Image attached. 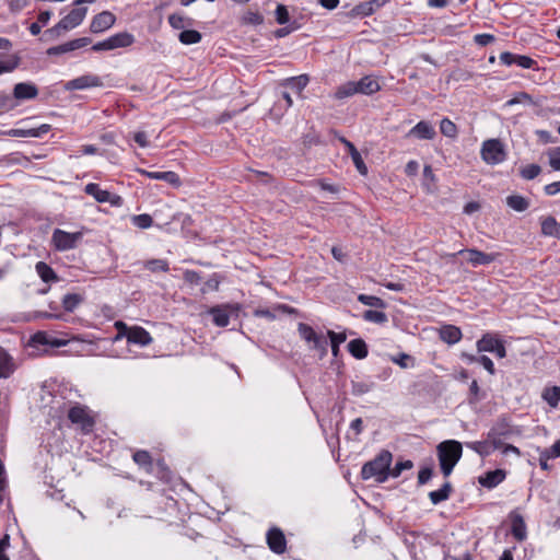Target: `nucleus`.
<instances>
[{
    "label": "nucleus",
    "mask_w": 560,
    "mask_h": 560,
    "mask_svg": "<svg viewBox=\"0 0 560 560\" xmlns=\"http://www.w3.org/2000/svg\"><path fill=\"white\" fill-rule=\"evenodd\" d=\"M116 22V16L109 11L96 14L90 24V31L94 34L103 33L110 28Z\"/></svg>",
    "instance_id": "obj_15"
},
{
    "label": "nucleus",
    "mask_w": 560,
    "mask_h": 560,
    "mask_svg": "<svg viewBox=\"0 0 560 560\" xmlns=\"http://www.w3.org/2000/svg\"><path fill=\"white\" fill-rule=\"evenodd\" d=\"M506 472L503 469H494L487 471L478 478V482L488 489L495 488L505 479Z\"/></svg>",
    "instance_id": "obj_21"
},
{
    "label": "nucleus",
    "mask_w": 560,
    "mask_h": 560,
    "mask_svg": "<svg viewBox=\"0 0 560 560\" xmlns=\"http://www.w3.org/2000/svg\"><path fill=\"white\" fill-rule=\"evenodd\" d=\"M374 385L375 384L373 382L352 381L351 382V393L354 396H362V395L369 393L370 390H372Z\"/></svg>",
    "instance_id": "obj_46"
},
{
    "label": "nucleus",
    "mask_w": 560,
    "mask_h": 560,
    "mask_svg": "<svg viewBox=\"0 0 560 560\" xmlns=\"http://www.w3.org/2000/svg\"><path fill=\"white\" fill-rule=\"evenodd\" d=\"M185 18L179 14H171L168 16V23L175 30H182L185 26Z\"/></svg>",
    "instance_id": "obj_64"
},
{
    "label": "nucleus",
    "mask_w": 560,
    "mask_h": 560,
    "mask_svg": "<svg viewBox=\"0 0 560 560\" xmlns=\"http://www.w3.org/2000/svg\"><path fill=\"white\" fill-rule=\"evenodd\" d=\"M548 158L550 167L553 171H560V147L549 150Z\"/></svg>",
    "instance_id": "obj_58"
},
{
    "label": "nucleus",
    "mask_w": 560,
    "mask_h": 560,
    "mask_svg": "<svg viewBox=\"0 0 560 560\" xmlns=\"http://www.w3.org/2000/svg\"><path fill=\"white\" fill-rule=\"evenodd\" d=\"M131 222L139 229H149L153 224V219L150 214L142 213L133 215Z\"/></svg>",
    "instance_id": "obj_53"
},
{
    "label": "nucleus",
    "mask_w": 560,
    "mask_h": 560,
    "mask_svg": "<svg viewBox=\"0 0 560 560\" xmlns=\"http://www.w3.org/2000/svg\"><path fill=\"white\" fill-rule=\"evenodd\" d=\"M126 337L127 341L133 345L148 346L152 342V337L150 334L144 328L139 326L130 328Z\"/></svg>",
    "instance_id": "obj_22"
},
{
    "label": "nucleus",
    "mask_w": 560,
    "mask_h": 560,
    "mask_svg": "<svg viewBox=\"0 0 560 560\" xmlns=\"http://www.w3.org/2000/svg\"><path fill=\"white\" fill-rule=\"evenodd\" d=\"M495 40V37L492 34H477L474 37L475 44L479 46H487Z\"/></svg>",
    "instance_id": "obj_63"
},
{
    "label": "nucleus",
    "mask_w": 560,
    "mask_h": 560,
    "mask_svg": "<svg viewBox=\"0 0 560 560\" xmlns=\"http://www.w3.org/2000/svg\"><path fill=\"white\" fill-rule=\"evenodd\" d=\"M436 136V131L431 122L427 120H420L413 126L407 133L408 138H416L419 140H432Z\"/></svg>",
    "instance_id": "obj_17"
},
{
    "label": "nucleus",
    "mask_w": 560,
    "mask_h": 560,
    "mask_svg": "<svg viewBox=\"0 0 560 560\" xmlns=\"http://www.w3.org/2000/svg\"><path fill=\"white\" fill-rule=\"evenodd\" d=\"M347 152L351 156V160L361 175L368 174V167L354 144H347Z\"/></svg>",
    "instance_id": "obj_36"
},
{
    "label": "nucleus",
    "mask_w": 560,
    "mask_h": 560,
    "mask_svg": "<svg viewBox=\"0 0 560 560\" xmlns=\"http://www.w3.org/2000/svg\"><path fill=\"white\" fill-rule=\"evenodd\" d=\"M478 363L481 364L489 374H495L494 363L489 357L485 354L479 355Z\"/></svg>",
    "instance_id": "obj_61"
},
{
    "label": "nucleus",
    "mask_w": 560,
    "mask_h": 560,
    "mask_svg": "<svg viewBox=\"0 0 560 560\" xmlns=\"http://www.w3.org/2000/svg\"><path fill=\"white\" fill-rule=\"evenodd\" d=\"M38 95V89L36 84L32 82H20L13 88V96L15 102L19 104L21 101L33 100Z\"/></svg>",
    "instance_id": "obj_18"
},
{
    "label": "nucleus",
    "mask_w": 560,
    "mask_h": 560,
    "mask_svg": "<svg viewBox=\"0 0 560 560\" xmlns=\"http://www.w3.org/2000/svg\"><path fill=\"white\" fill-rule=\"evenodd\" d=\"M109 38L112 50L117 48H126L135 43V36L128 32H120L112 35Z\"/></svg>",
    "instance_id": "obj_30"
},
{
    "label": "nucleus",
    "mask_w": 560,
    "mask_h": 560,
    "mask_svg": "<svg viewBox=\"0 0 560 560\" xmlns=\"http://www.w3.org/2000/svg\"><path fill=\"white\" fill-rule=\"evenodd\" d=\"M502 339L491 332H486L482 337L477 340L476 348L479 353L492 352Z\"/></svg>",
    "instance_id": "obj_24"
},
{
    "label": "nucleus",
    "mask_w": 560,
    "mask_h": 560,
    "mask_svg": "<svg viewBox=\"0 0 560 560\" xmlns=\"http://www.w3.org/2000/svg\"><path fill=\"white\" fill-rule=\"evenodd\" d=\"M457 255L464 256L472 267L489 265L499 256V254L485 253L476 248L460 249Z\"/></svg>",
    "instance_id": "obj_9"
},
{
    "label": "nucleus",
    "mask_w": 560,
    "mask_h": 560,
    "mask_svg": "<svg viewBox=\"0 0 560 560\" xmlns=\"http://www.w3.org/2000/svg\"><path fill=\"white\" fill-rule=\"evenodd\" d=\"M465 446L476 452L482 458L495 451L488 439L485 441L466 442Z\"/></svg>",
    "instance_id": "obj_34"
},
{
    "label": "nucleus",
    "mask_w": 560,
    "mask_h": 560,
    "mask_svg": "<svg viewBox=\"0 0 560 560\" xmlns=\"http://www.w3.org/2000/svg\"><path fill=\"white\" fill-rule=\"evenodd\" d=\"M18 106V103L15 102V98L12 95L0 92V110L1 112H9L14 109Z\"/></svg>",
    "instance_id": "obj_50"
},
{
    "label": "nucleus",
    "mask_w": 560,
    "mask_h": 560,
    "mask_svg": "<svg viewBox=\"0 0 560 560\" xmlns=\"http://www.w3.org/2000/svg\"><path fill=\"white\" fill-rule=\"evenodd\" d=\"M362 317L365 322L375 323L378 325H383L388 320L387 315L384 312L374 310L364 311Z\"/></svg>",
    "instance_id": "obj_43"
},
{
    "label": "nucleus",
    "mask_w": 560,
    "mask_h": 560,
    "mask_svg": "<svg viewBox=\"0 0 560 560\" xmlns=\"http://www.w3.org/2000/svg\"><path fill=\"white\" fill-rule=\"evenodd\" d=\"M67 31H69L67 25L60 20L55 26L44 32L42 39L46 42L55 40Z\"/></svg>",
    "instance_id": "obj_41"
},
{
    "label": "nucleus",
    "mask_w": 560,
    "mask_h": 560,
    "mask_svg": "<svg viewBox=\"0 0 560 560\" xmlns=\"http://www.w3.org/2000/svg\"><path fill=\"white\" fill-rule=\"evenodd\" d=\"M462 330L454 325H444L440 329V338L448 345H455L462 339Z\"/></svg>",
    "instance_id": "obj_27"
},
{
    "label": "nucleus",
    "mask_w": 560,
    "mask_h": 560,
    "mask_svg": "<svg viewBox=\"0 0 560 560\" xmlns=\"http://www.w3.org/2000/svg\"><path fill=\"white\" fill-rule=\"evenodd\" d=\"M31 345L33 347L38 346H50L54 348H59L66 345V341L51 337L45 331H37L31 338Z\"/></svg>",
    "instance_id": "obj_23"
},
{
    "label": "nucleus",
    "mask_w": 560,
    "mask_h": 560,
    "mask_svg": "<svg viewBox=\"0 0 560 560\" xmlns=\"http://www.w3.org/2000/svg\"><path fill=\"white\" fill-rule=\"evenodd\" d=\"M184 280L190 284H199L202 280L201 273L195 270H186Z\"/></svg>",
    "instance_id": "obj_62"
},
{
    "label": "nucleus",
    "mask_w": 560,
    "mask_h": 560,
    "mask_svg": "<svg viewBox=\"0 0 560 560\" xmlns=\"http://www.w3.org/2000/svg\"><path fill=\"white\" fill-rule=\"evenodd\" d=\"M327 338L329 339L328 345H330L331 353L334 357H338L339 347L347 339L345 332H335L332 330H327Z\"/></svg>",
    "instance_id": "obj_39"
},
{
    "label": "nucleus",
    "mask_w": 560,
    "mask_h": 560,
    "mask_svg": "<svg viewBox=\"0 0 560 560\" xmlns=\"http://www.w3.org/2000/svg\"><path fill=\"white\" fill-rule=\"evenodd\" d=\"M433 476V469L430 466L422 467L418 472V485H425Z\"/></svg>",
    "instance_id": "obj_60"
},
{
    "label": "nucleus",
    "mask_w": 560,
    "mask_h": 560,
    "mask_svg": "<svg viewBox=\"0 0 560 560\" xmlns=\"http://www.w3.org/2000/svg\"><path fill=\"white\" fill-rule=\"evenodd\" d=\"M266 540L269 549L277 553L282 555L287 550V539L284 533L279 527H271L266 535Z\"/></svg>",
    "instance_id": "obj_12"
},
{
    "label": "nucleus",
    "mask_w": 560,
    "mask_h": 560,
    "mask_svg": "<svg viewBox=\"0 0 560 560\" xmlns=\"http://www.w3.org/2000/svg\"><path fill=\"white\" fill-rule=\"evenodd\" d=\"M84 192L92 196L97 202H109L112 206H121L122 199L118 195H113L108 190H104L98 184L89 183L84 187Z\"/></svg>",
    "instance_id": "obj_10"
},
{
    "label": "nucleus",
    "mask_w": 560,
    "mask_h": 560,
    "mask_svg": "<svg viewBox=\"0 0 560 560\" xmlns=\"http://www.w3.org/2000/svg\"><path fill=\"white\" fill-rule=\"evenodd\" d=\"M392 361L398 364L401 369H408L415 366V358L407 353H399L392 358Z\"/></svg>",
    "instance_id": "obj_54"
},
{
    "label": "nucleus",
    "mask_w": 560,
    "mask_h": 560,
    "mask_svg": "<svg viewBox=\"0 0 560 560\" xmlns=\"http://www.w3.org/2000/svg\"><path fill=\"white\" fill-rule=\"evenodd\" d=\"M92 43V39L90 37H80L72 39L70 42H67L65 44L54 46L47 49L46 54L48 56H57L66 52H70L80 48H83Z\"/></svg>",
    "instance_id": "obj_14"
},
{
    "label": "nucleus",
    "mask_w": 560,
    "mask_h": 560,
    "mask_svg": "<svg viewBox=\"0 0 560 560\" xmlns=\"http://www.w3.org/2000/svg\"><path fill=\"white\" fill-rule=\"evenodd\" d=\"M51 130V126L48 124H43L36 128H14L5 131V135L9 137H20V138H40L44 135L48 133Z\"/></svg>",
    "instance_id": "obj_16"
},
{
    "label": "nucleus",
    "mask_w": 560,
    "mask_h": 560,
    "mask_svg": "<svg viewBox=\"0 0 560 560\" xmlns=\"http://www.w3.org/2000/svg\"><path fill=\"white\" fill-rule=\"evenodd\" d=\"M500 62L504 66H513L516 65L523 69H534L536 66V61L525 55H516L510 51H503L499 56Z\"/></svg>",
    "instance_id": "obj_13"
},
{
    "label": "nucleus",
    "mask_w": 560,
    "mask_h": 560,
    "mask_svg": "<svg viewBox=\"0 0 560 560\" xmlns=\"http://www.w3.org/2000/svg\"><path fill=\"white\" fill-rule=\"evenodd\" d=\"M355 85L358 88V93L364 95H372L381 90L378 81L370 75H365L359 81H355Z\"/></svg>",
    "instance_id": "obj_26"
},
{
    "label": "nucleus",
    "mask_w": 560,
    "mask_h": 560,
    "mask_svg": "<svg viewBox=\"0 0 560 560\" xmlns=\"http://www.w3.org/2000/svg\"><path fill=\"white\" fill-rule=\"evenodd\" d=\"M132 458L137 465L144 467L147 470L152 467V457L147 451H137L133 453Z\"/></svg>",
    "instance_id": "obj_48"
},
{
    "label": "nucleus",
    "mask_w": 560,
    "mask_h": 560,
    "mask_svg": "<svg viewBox=\"0 0 560 560\" xmlns=\"http://www.w3.org/2000/svg\"><path fill=\"white\" fill-rule=\"evenodd\" d=\"M542 397L550 407H557L560 402V386L547 388L544 392Z\"/></svg>",
    "instance_id": "obj_47"
},
{
    "label": "nucleus",
    "mask_w": 560,
    "mask_h": 560,
    "mask_svg": "<svg viewBox=\"0 0 560 560\" xmlns=\"http://www.w3.org/2000/svg\"><path fill=\"white\" fill-rule=\"evenodd\" d=\"M506 205L517 212H523L528 209L529 201L521 195H511L506 197Z\"/></svg>",
    "instance_id": "obj_40"
},
{
    "label": "nucleus",
    "mask_w": 560,
    "mask_h": 560,
    "mask_svg": "<svg viewBox=\"0 0 560 560\" xmlns=\"http://www.w3.org/2000/svg\"><path fill=\"white\" fill-rule=\"evenodd\" d=\"M511 521V534L517 541H524L527 538V526L524 517L516 511L509 515Z\"/></svg>",
    "instance_id": "obj_19"
},
{
    "label": "nucleus",
    "mask_w": 560,
    "mask_h": 560,
    "mask_svg": "<svg viewBox=\"0 0 560 560\" xmlns=\"http://www.w3.org/2000/svg\"><path fill=\"white\" fill-rule=\"evenodd\" d=\"M310 82L307 74H300L296 77L287 78L283 80L282 85L292 89L296 93H301Z\"/></svg>",
    "instance_id": "obj_33"
},
{
    "label": "nucleus",
    "mask_w": 560,
    "mask_h": 560,
    "mask_svg": "<svg viewBox=\"0 0 560 560\" xmlns=\"http://www.w3.org/2000/svg\"><path fill=\"white\" fill-rule=\"evenodd\" d=\"M513 434V429L506 418L499 419L487 433V439L490 441L494 450L503 446V440Z\"/></svg>",
    "instance_id": "obj_7"
},
{
    "label": "nucleus",
    "mask_w": 560,
    "mask_h": 560,
    "mask_svg": "<svg viewBox=\"0 0 560 560\" xmlns=\"http://www.w3.org/2000/svg\"><path fill=\"white\" fill-rule=\"evenodd\" d=\"M452 492V483L450 481H445L440 489L429 492V499L432 504L436 505L448 500Z\"/></svg>",
    "instance_id": "obj_29"
},
{
    "label": "nucleus",
    "mask_w": 560,
    "mask_h": 560,
    "mask_svg": "<svg viewBox=\"0 0 560 560\" xmlns=\"http://www.w3.org/2000/svg\"><path fill=\"white\" fill-rule=\"evenodd\" d=\"M541 234L544 236L560 238V224L557 222L556 218H553L552 215H548L545 219H542Z\"/></svg>",
    "instance_id": "obj_32"
},
{
    "label": "nucleus",
    "mask_w": 560,
    "mask_h": 560,
    "mask_svg": "<svg viewBox=\"0 0 560 560\" xmlns=\"http://www.w3.org/2000/svg\"><path fill=\"white\" fill-rule=\"evenodd\" d=\"M298 331L300 337L306 341L311 350H316L319 359H323L328 353V339L323 334L316 332L312 326L305 323H299Z\"/></svg>",
    "instance_id": "obj_3"
},
{
    "label": "nucleus",
    "mask_w": 560,
    "mask_h": 560,
    "mask_svg": "<svg viewBox=\"0 0 560 560\" xmlns=\"http://www.w3.org/2000/svg\"><path fill=\"white\" fill-rule=\"evenodd\" d=\"M82 237L81 232L70 233L61 229H55L51 235V244L56 250L66 252L77 248Z\"/></svg>",
    "instance_id": "obj_6"
},
{
    "label": "nucleus",
    "mask_w": 560,
    "mask_h": 560,
    "mask_svg": "<svg viewBox=\"0 0 560 560\" xmlns=\"http://www.w3.org/2000/svg\"><path fill=\"white\" fill-rule=\"evenodd\" d=\"M440 131L443 136L447 138H456L457 136V127L456 125L448 118H443L440 122Z\"/></svg>",
    "instance_id": "obj_49"
},
{
    "label": "nucleus",
    "mask_w": 560,
    "mask_h": 560,
    "mask_svg": "<svg viewBox=\"0 0 560 560\" xmlns=\"http://www.w3.org/2000/svg\"><path fill=\"white\" fill-rule=\"evenodd\" d=\"M35 270L39 278L46 283L58 280V276L55 270L45 261H38L35 265Z\"/></svg>",
    "instance_id": "obj_35"
},
{
    "label": "nucleus",
    "mask_w": 560,
    "mask_h": 560,
    "mask_svg": "<svg viewBox=\"0 0 560 560\" xmlns=\"http://www.w3.org/2000/svg\"><path fill=\"white\" fill-rule=\"evenodd\" d=\"M241 311L242 306L238 303H224L210 307L208 314L217 327H226L231 318L238 319Z\"/></svg>",
    "instance_id": "obj_4"
},
{
    "label": "nucleus",
    "mask_w": 560,
    "mask_h": 560,
    "mask_svg": "<svg viewBox=\"0 0 560 560\" xmlns=\"http://www.w3.org/2000/svg\"><path fill=\"white\" fill-rule=\"evenodd\" d=\"M144 267L152 271V272H156V271H163V272H166L168 271L170 267H168V262L164 259H151V260H148L144 265Z\"/></svg>",
    "instance_id": "obj_52"
},
{
    "label": "nucleus",
    "mask_w": 560,
    "mask_h": 560,
    "mask_svg": "<svg viewBox=\"0 0 560 560\" xmlns=\"http://www.w3.org/2000/svg\"><path fill=\"white\" fill-rule=\"evenodd\" d=\"M222 277L219 273H213L203 284L202 292L217 291L221 283Z\"/></svg>",
    "instance_id": "obj_57"
},
{
    "label": "nucleus",
    "mask_w": 560,
    "mask_h": 560,
    "mask_svg": "<svg viewBox=\"0 0 560 560\" xmlns=\"http://www.w3.org/2000/svg\"><path fill=\"white\" fill-rule=\"evenodd\" d=\"M138 172L145 176L147 178H150V179H155V180H163V182H166L173 186H179L180 185V179H179V176L178 174H176L175 172H172V171H167V172H151V171H147V170H138Z\"/></svg>",
    "instance_id": "obj_20"
},
{
    "label": "nucleus",
    "mask_w": 560,
    "mask_h": 560,
    "mask_svg": "<svg viewBox=\"0 0 560 560\" xmlns=\"http://www.w3.org/2000/svg\"><path fill=\"white\" fill-rule=\"evenodd\" d=\"M541 172L538 164H528L521 168L520 174L524 179L532 180L536 178Z\"/></svg>",
    "instance_id": "obj_51"
},
{
    "label": "nucleus",
    "mask_w": 560,
    "mask_h": 560,
    "mask_svg": "<svg viewBox=\"0 0 560 560\" xmlns=\"http://www.w3.org/2000/svg\"><path fill=\"white\" fill-rule=\"evenodd\" d=\"M347 348L349 353L358 360L365 359L369 354L368 345L362 338L352 339Z\"/></svg>",
    "instance_id": "obj_28"
},
{
    "label": "nucleus",
    "mask_w": 560,
    "mask_h": 560,
    "mask_svg": "<svg viewBox=\"0 0 560 560\" xmlns=\"http://www.w3.org/2000/svg\"><path fill=\"white\" fill-rule=\"evenodd\" d=\"M68 419L71 423L78 424L83 434L92 432L95 424L94 419L88 413L86 408L81 405H75L69 409Z\"/></svg>",
    "instance_id": "obj_8"
},
{
    "label": "nucleus",
    "mask_w": 560,
    "mask_h": 560,
    "mask_svg": "<svg viewBox=\"0 0 560 560\" xmlns=\"http://www.w3.org/2000/svg\"><path fill=\"white\" fill-rule=\"evenodd\" d=\"M412 462L411 460H400L395 464V466L390 469L389 468V477L397 478L401 475V472L406 469L412 468Z\"/></svg>",
    "instance_id": "obj_56"
},
{
    "label": "nucleus",
    "mask_w": 560,
    "mask_h": 560,
    "mask_svg": "<svg viewBox=\"0 0 560 560\" xmlns=\"http://www.w3.org/2000/svg\"><path fill=\"white\" fill-rule=\"evenodd\" d=\"M441 471L448 477L463 455V444L456 440H445L436 446Z\"/></svg>",
    "instance_id": "obj_2"
},
{
    "label": "nucleus",
    "mask_w": 560,
    "mask_h": 560,
    "mask_svg": "<svg viewBox=\"0 0 560 560\" xmlns=\"http://www.w3.org/2000/svg\"><path fill=\"white\" fill-rule=\"evenodd\" d=\"M20 65V58L18 56H11L7 60H0V74L12 72Z\"/></svg>",
    "instance_id": "obj_55"
},
{
    "label": "nucleus",
    "mask_w": 560,
    "mask_h": 560,
    "mask_svg": "<svg viewBox=\"0 0 560 560\" xmlns=\"http://www.w3.org/2000/svg\"><path fill=\"white\" fill-rule=\"evenodd\" d=\"M480 155L489 165L500 164L506 159L504 145L499 139H488L483 141Z\"/></svg>",
    "instance_id": "obj_5"
},
{
    "label": "nucleus",
    "mask_w": 560,
    "mask_h": 560,
    "mask_svg": "<svg viewBox=\"0 0 560 560\" xmlns=\"http://www.w3.org/2000/svg\"><path fill=\"white\" fill-rule=\"evenodd\" d=\"M15 365L12 357L0 348V378H8L13 374Z\"/></svg>",
    "instance_id": "obj_31"
},
{
    "label": "nucleus",
    "mask_w": 560,
    "mask_h": 560,
    "mask_svg": "<svg viewBox=\"0 0 560 560\" xmlns=\"http://www.w3.org/2000/svg\"><path fill=\"white\" fill-rule=\"evenodd\" d=\"M202 36L200 32L196 30H184L179 33L178 39L184 45L197 44L201 40Z\"/></svg>",
    "instance_id": "obj_42"
},
{
    "label": "nucleus",
    "mask_w": 560,
    "mask_h": 560,
    "mask_svg": "<svg viewBox=\"0 0 560 560\" xmlns=\"http://www.w3.org/2000/svg\"><path fill=\"white\" fill-rule=\"evenodd\" d=\"M86 13V8H74L61 21L67 25L68 30H72L83 22Z\"/></svg>",
    "instance_id": "obj_25"
},
{
    "label": "nucleus",
    "mask_w": 560,
    "mask_h": 560,
    "mask_svg": "<svg viewBox=\"0 0 560 560\" xmlns=\"http://www.w3.org/2000/svg\"><path fill=\"white\" fill-rule=\"evenodd\" d=\"M103 85L102 79L96 74H84L68 81L65 85L67 91L85 90L89 88H98Z\"/></svg>",
    "instance_id": "obj_11"
},
{
    "label": "nucleus",
    "mask_w": 560,
    "mask_h": 560,
    "mask_svg": "<svg viewBox=\"0 0 560 560\" xmlns=\"http://www.w3.org/2000/svg\"><path fill=\"white\" fill-rule=\"evenodd\" d=\"M358 301L360 303H362L363 305H368L371 307H376V308H385L386 307V302L375 295H368V294L361 293L358 295Z\"/></svg>",
    "instance_id": "obj_45"
},
{
    "label": "nucleus",
    "mask_w": 560,
    "mask_h": 560,
    "mask_svg": "<svg viewBox=\"0 0 560 560\" xmlns=\"http://www.w3.org/2000/svg\"><path fill=\"white\" fill-rule=\"evenodd\" d=\"M275 13L278 24L284 25L290 21L289 11L284 4H278Z\"/></svg>",
    "instance_id": "obj_59"
},
{
    "label": "nucleus",
    "mask_w": 560,
    "mask_h": 560,
    "mask_svg": "<svg viewBox=\"0 0 560 560\" xmlns=\"http://www.w3.org/2000/svg\"><path fill=\"white\" fill-rule=\"evenodd\" d=\"M358 93V88L355 85V81H349L342 85H340L336 93L335 97L338 100H342L349 96H352Z\"/></svg>",
    "instance_id": "obj_44"
},
{
    "label": "nucleus",
    "mask_w": 560,
    "mask_h": 560,
    "mask_svg": "<svg viewBox=\"0 0 560 560\" xmlns=\"http://www.w3.org/2000/svg\"><path fill=\"white\" fill-rule=\"evenodd\" d=\"M372 14L373 11L370 1H365L353 7L348 13H346V16L349 19H355L370 16Z\"/></svg>",
    "instance_id": "obj_38"
},
{
    "label": "nucleus",
    "mask_w": 560,
    "mask_h": 560,
    "mask_svg": "<svg viewBox=\"0 0 560 560\" xmlns=\"http://www.w3.org/2000/svg\"><path fill=\"white\" fill-rule=\"evenodd\" d=\"M393 455L389 451H381L372 460L366 462L361 469V478L369 480L374 478L376 482L383 483L389 478V467Z\"/></svg>",
    "instance_id": "obj_1"
},
{
    "label": "nucleus",
    "mask_w": 560,
    "mask_h": 560,
    "mask_svg": "<svg viewBox=\"0 0 560 560\" xmlns=\"http://www.w3.org/2000/svg\"><path fill=\"white\" fill-rule=\"evenodd\" d=\"M84 301L83 295L79 293H67L61 303L66 312H73Z\"/></svg>",
    "instance_id": "obj_37"
}]
</instances>
